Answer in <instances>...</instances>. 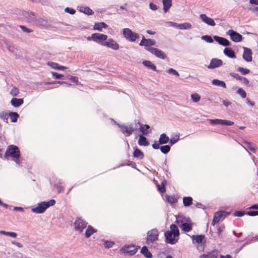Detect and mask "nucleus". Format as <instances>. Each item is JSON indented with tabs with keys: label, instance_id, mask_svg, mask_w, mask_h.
Listing matches in <instances>:
<instances>
[{
	"label": "nucleus",
	"instance_id": "c03bdc74",
	"mask_svg": "<svg viewBox=\"0 0 258 258\" xmlns=\"http://www.w3.org/2000/svg\"><path fill=\"white\" fill-rule=\"evenodd\" d=\"M9 115L12 122H16L19 117V114L16 112H10Z\"/></svg>",
	"mask_w": 258,
	"mask_h": 258
},
{
	"label": "nucleus",
	"instance_id": "69168bd1",
	"mask_svg": "<svg viewBox=\"0 0 258 258\" xmlns=\"http://www.w3.org/2000/svg\"><path fill=\"white\" fill-rule=\"evenodd\" d=\"M195 207L198 208H202L203 209H205V206H204L202 203L195 201V203H194L193 204Z\"/></svg>",
	"mask_w": 258,
	"mask_h": 258
},
{
	"label": "nucleus",
	"instance_id": "4468645a",
	"mask_svg": "<svg viewBox=\"0 0 258 258\" xmlns=\"http://www.w3.org/2000/svg\"><path fill=\"white\" fill-rule=\"evenodd\" d=\"M118 127L120 128V132L122 134H125L126 137L130 136L135 131L137 130V127H133L132 124H130L129 126L120 124Z\"/></svg>",
	"mask_w": 258,
	"mask_h": 258
},
{
	"label": "nucleus",
	"instance_id": "f257e3e1",
	"mask_svg": "<svg viewBox=\"0 0 258 258\" xmlns=\"http://www.w3.org/2000/svg\"><path fill=\"white\" fill-rule=\"evenodd\" d=\"M180 232L178 227L173 223L170 225V230L164 232L165 242L167 244H175L179 239Z\"/></svg>",
	"mask_w": 258,
	"mask_h": 258
},
{
	"label": "nucleus",
	"instance_id": "20e7f679",
	"mask_svg": "<svg viewBox=\"0 0 258 258\" xmlns=\"http://www.w3.org/2000/svg\"><path fill=\"white\" fill-rule=\"evenodd\" d=\"M108 36L106 34L99 33H94L88 36L87 39L89 41H93L96 43L103 46L105 41L107 40Z\"/></svg>",
	"mask_w": 258,
	"mask_h": 258
},
{
	"label": "nucleus",
	"instance_id": "393cba45",
	"mask_svg": "<svg viewBox=\"0 0 258 258\" xmlns=\"http://www.w3.org/2000/svg\"><path fill=\"white\" fill-rule=\"evenodd\" d=\"M142 63L144 66H145V67L149 69L156 72L157 73H159L160 72L159 70L157 69L156 65L150 60H145L143 61Z\"/></svg>",
	"mask_w": 258,
	"mask_h": 258
},
{
	"label": "nucleus",
	"instance_id": "680f3d73",
	"mask_svg": "<svg viewBox=\"0 0 258 258\" xmlns=\"http://www.w3.org/2000/svg\"><path fill=\"white\" fill-rule=\"evenodd\" d=\"M225 229V226L224 224H221L217 228V233L218 235H220L224 229Z\"/></svg>",
	"mask_w": 258,
	"mask_h": 258
},
{
	"label": "nucleus",
	"instance_id": "6e6552de",
	"mask_svg": "<svg viewBox=\"0 0 258 258\" xmlns=\"http://www.w3.org/2000/svg\"><path fill=\"white\" fill-rule=\"evenodd\" d=\"M134 121L136 126L137 125H139L138 130L141 134L139 135L148 136L149 134L151 133L152 129L149 125L141 123L139 120L135 119Z\"/></svg>",
	"mask_w": 258,
	"mask_h": 258
},
{
	"label": "nucleus",
	"instance_id": "4c0bfd02",
	"mask_svg": "<svg viewBox=\"0 0 258 258\" xmlns=\"http://www.w3.org/2000/svg\"><path fill=\"white\" fill-rule=\"evenodd\" d=\"M212 84L214 86L221 87L223 88H226V85L224 81H222L217 79H214L212 81Z\"/></svg>",
	"mask_w": 258,
	"mask_h": 258
},
{
	"label": "nucleus",
	"instance_id": "b1692460",
	"mask_svg": "<svg viewBox=\"0 0 258 258\" xmlns=\"http://www.w3.org/2000/svg\"><path fill=\"white\" fill-rule=\"evenodd\" d=\"M146 136L138 135L136 136L135 138H139L138 143L141 146H148L150 145L149 141L147 139Z\"/></svg>",
	"mask_w": 258,
	"mask_h": 258
},
{
	"label": "nucleus",
	"instance_id": "0e129e2a",
	"mask_svg": "<svg viewBox=\"0 0 258 258\" xmlns=\"http://www.w3.org/2000/svg\"><path fill=\"white\" fill-rule=\"evenodd\" d=\"M230 75L233 77L234 78H235L236 80H240L241 78V76H239L238 74L237 73H230Z\"/></svg>",
	"mask_w": 258,
	"mask_h": 258
},
{
	"label": "nucleus",
	"instance_id": "bf43d9fd",
	"mask_svg": "<svg viewBox=\"0 0 258 258\" xmlns=\"http://www.w3.org/2000/svg\"><path fill=\"white\" fill-rule=\"evenodd\" d=\"M219 211L220 212V213L222 215V217H224V218L227 217L231 214V213L228 211H223V210H220Z\"/></svg>",
	"mask_w": 258,
	"mask_h": 258
},
{
	"label": "nucleus",
	"instance_id": "2f4dec72",
	"mask_svg": "<svg viewBox=\"0 0 258 258\" xmlns=\"http://www.w3.org/2000/svg\"><path fill=\"white\" fill-rule=\"evenodd\" d=\"M167 184V181L166 179H163L161 184H159L158 183L156 184V186L158 189V190L159 192L161 194L165 193L166 191V185Z\"/></svg>",
	"mask_w": 258,
	"mask_h": 258
},
{
	"label": "nucleus",
	"instance_id": "0eeeda50",
	"mask_svg": "<svg viewBox=\"0 0 258 258\" xmlns=\"http://www.w3.org/2000/svg\"><path fill=\"white\" fill-rule=\"evenodd\" d=\"M159 233L158 229L155 228L149 230L147 233L146 243H153L158 240Z\"/></svg>",
	"mask_w": 258,
	"mask_h": 258
},
{
	"label": "nucleus",
	"instance_id": "f704fd0d",
	"mask_svg": "<svg viewBox=\"0 0 258 258\" xmlns=\"http://www.w3.org/2000/svg\"><path fill=\"white\" fill-rule=\"evenodd\" d=\"M163 10L166 13L172 6V0H162Z\"/></svg>",
	"mask_w": 258,
	"mask_h": 258
},
{
	"label": "nucleus",
	"instance_id": "4be33fe9",
	"mask_svg": "<svg viewBox=\"0 0 258 258\" xmlns=\"http://www.w3.org/2000/svg\"><path fill=\"white\" fill-rule=\"evenodd\" d=\"M22 15L26 19L28 22H34L36 20V16L34 13L29 11H23Z\"/></svg>",
	"mask_w": 258,
	"mask_h": 258
},
{
	"label": "nucleus",
	"instance_id": "de8ad7c7",
	"mask_svg": "<svg viewBox=\"0 0 258 258\" xmlns=\"http://www.w3.org/2000/svg\"><path fill=\"white\" fill-rule=\"evenodd\" d=\"M201 39L205 41L206 42H207L208 43H213L214 41V40L213 39V37H212L211 35H205L202 36Z\"/></svg>",
	"mask_w": 258,
	"mask_h": 258
},
{
	"label": "nucleus",
	"instance_id": "09e8293b",
	"mask_svg": "<svg viewBox=\"0 0 258 258\" xmlns=\"http://www.w3.org/2000/svg\"><path fill=\"white\" fill-rule=\"evenodd\" d=\"M9 115L6 111H2L0 112V118L4 120L5 122L8 123Z\"/></svg>",
	"mask_w": 258,
	"mask_h": 258
},
{
	"label": "nucleus",
	"instance_id": "aec40b11",
	"mask_svg": "<svg viewBox=\"0 0 258 258\" xmlns=\"http://www.w3.org/2000/svg\"><path fill=\"white\" fill-rule=\"evenodd\" d=\"M150 53L155 55L157 57L165 59L167 58L166 54L161 50L157 48H150Z\"/></svg>",
	"mask_w": 258,
	"mask_h": 258
},
{
	"label": "nucleus",
	"instance_id": "774afa93",
	"mask_svg": "<svg viewBox=\"0 0 258 258\" xmlns=\"http://www.w3.org/2000/svg\"><path fill=\"white\" fill-rule=\"evenodd\" d=\"M240 81L242 82L245 85H248L249 83V80L245 77H241Z\"/></svg>",
	"mask_w": 258,
	"mask_h": 258
},
{
	"label": "nucleus",
	"instance_id": "5fc2aeb1",
	"mask_svg": "<svg viewBox=\"0 0 258 258\" xmlns=\"http://www.w3.org/2000/svg\"><path fill=\"white\" fill-rule=\"evenodd\" d=\"M191 99L194 102L197 103L200 100L201 96L197 93L192 94Z\"/></svg>",
	"mask_w": 258,
	"mask_h": 258
},
{
	"label": "nucleus",
	"instance_id": "bb28decb",
	"mask_svg": "<svg viewBox=\"0 0 258 258\" xmlns=\"http://www.w3.org/2000/svg\"><path fill=\"white\" fill-rule=\"evenodd\" d=\"M218 252L216 250H212L208 252L207 254H202L200 256V258H217Z\"/></svg>",
	"mask_w": 258,
	"mask_h": 258
},
{
	"label": "nucleus",
	"instance_id": "dca6fc26",
	"mask_svg": "<svg viewBox=\"0 0 258 258\" xmlns=\"http://www.w3.org/2000/svg\"><path fill=\"white\" fill-rule=\"evenodd\" d=\"M103 46L114 50H117L119 48V44L112 38H107V40L105 41Z\"/></svg>",
	"mask_w": 258,
	"mask_h": 258
},
{
	"label": "nucleus",
	"instance_id": "864d4df0",
	"mask_svg": "<svg viewBox=\"0 0 258 258\" xmlns=\"http://www.w3.org/2000/svg\"><path fill=\"white\" fill-rule=\"evenodd\" d=\"M114 244L115 242L113 241L105 240H104V246L105 248H109L112 247Z\"/></svg>",
	"mask_w": 258,
	"mask_h": 258
},
{
	"label": "nucleus",
	"instance_id": "a19ab883",
	"mask_svg": "<svg viewBox=\"0 0 258 258\" xmlns=\"http://www.w3.org/2000/svg\"><path fill=\"white\" fill-rule=\"evenodd\" d=\"M165 199L168 203L172 205L173 204H175L177 202V199L174 196H170L166 195L165 196Z\"/></svg>",
	"mask_w": 258,
	"mask_h": 258
},
{
	"label": "nucleus",
	"instance_id": "a211bd4d",
	"mask_svg": "<svg viewBox=\"0 0 258 258\" xmlns=\"http://www.w3.org/2000/svg\"><path fill=\"white\" fill-rule=\"evenodd\" d=\"M243 52L242 54L243 59L246 62H249L252 60V50L247 47H243Z\"/></svg>",
	"mask_w": 258,
	"mask_h": 258
},
{
	"label": "nucleus",
	"instance_id": "a878e982",
	"mask_svg": "<svg viewBox=\"0 0 258 258\" xmlns=\"http://www.w3.org/2000/svg\"><path fill=\"white\" fill-rule=\"evenodd\" d=\"M133 157L135 158H138L139 159H143L144 158V154L143 152L140 150L137 146H135L133 148Z\"/></svg>",
	"mask_w": 258,
	"mask_h": 258
},
{
	"label": "nucleus",
	"instance_id": "f3484780",
	"mask_svg": "<svg viewBox=\"0 0 258 258\" xmlns=\"http://www.w3.org/2000/svg\"><path fill=\"white\" fill-rule=\"evenodd\" d=\"M223 65V61L217 58H212L210 60V64L207 66L209 69H215L220 67Z\"/></svg>",
	"mask_w": 258,
	"mask_h": 258
},
{
	"label": "nucleus",
	"instance_id": "9d476101",
	"mask_svg": "<svg viewBox=\"0 0 258 258\" xmlns=\"http://www.w3.org/2000/svg\"><path fill=\"white\" fill-rule=\"evenodd\" d=\"M139 246H135L134 245H124L120 249V251L123 253H126L128 255L132 256L134 255L137 251Z\"/></svg>",
	"mask_w": 258,
	"mask_h": 258
},
{
	"label": "nucleus",
	"instance_id": "cd10ccee",
	"mask_svg": "<svg viewBox=\"0 0 258 258\" xmlns=\"http://www.w3.org/2000/svg\"><path fill=\"white\" fill-rule=\"evenodd\" d=\"M223 53L225 55L228 57L230 58H235L236 55L234 52V51L232 49L231 47H226L224 50Z\"/></svg>",
	"mask_w": 258,
	"mask_h": 258
},
{
	"label": "nucleus",
	"instance_id": "49530a36",
	"mask_svg": "<svg viewBox=\"0 0 258 258\" xmlns=\"http://www.w3.org/2000/svg\"><path fill=\"white\" fill-rule=\"evenodd\" d=\"M243 143L246 145L247 147L253 153L256 154V149L255 147L252 146V143L248 141H244Z\"/></svg>",
	"mask_w": 258,
	"mask_h": 258
},
{
	"label": "nucleus",
	"instance_id": "7ed1b4c3",
	"mask_svg": "<svg viewBox=\"0 0 258 258\" xmlns=\"http://www.w3.org/2000/svg\"><path fill=\"white\" fill-rule=\"evenodd\" d=\"M55 203V201L53 199L50 200L47 202H41L38 203L36 207L32 208L31 211L36 214H42L49 207L53 206Z\"/></svg>",
	"mask_w": 258,
	"mask_h": 258
},
{
	"label": "nucleus",
	"instance_id": "c756f323",
	"mask_svg": "<svg viewBox=\"0 0 258 258\" xmlns=\"http://www.w3.org/2000/svg\"><path fill=\"white\" fill-rule=\"evenodd\" d=\"M169 141V137L165 133H162L160 135L159 140L157 141V144H159V145H165L168 143Z\"/></svg>",
	"mask_w": 258,
	"mask_h": 258
},
{
	"label": "nucleus",
	"instance_id": "f03ea898",
	"mask_svg": "<svg viewBox=\"0 0 258 258\" xmlns=\"http://www.w3.org/2000/svg\"><path fill=\"white\" fill-rule=\"evenodd\" d=\"M192 242L200 252L204 251L206 246V237L204 234H197L190 236Z\"/></svg>",
	"mask_w": 258,
	"mask_h": 258
},
{
	"label": "nucleus",
	"instance_id": "39448f33",
	"mask_svg": "<svg viewBox=\"0 0 258 258\" xmlns=\"http://www.w3.org/2000/svg\"><path fill=\"white\" fill-rule=\"evenodd\" d=\"M122 35L126 40L131 42H135L140 37L139 34L133 31L128 28L122 29Z\"/></svg>",
	"mask_w": 258,
	"mask_h": 258
},
{
	"label": "nucleus",
	"instance_id": "052dcab7",
	"mask_svg": "<svg viewBox=\"0 0 258 258\" xmlns=\"http://www.w3.org/2000/svg\"><path fill=\"white\" fill-rule=\"evenodd\" d=\"M20 27L24 32L26 33H30L33 31L32 29L28 28L26 26L23 25H20Z\"/></svg>",
	"mask_w": 258,
	"mask_h": 258
},
{
	"label": "nucleus",
	"instance_id": "13d9d810",
	"mask_svg": "<svg viewBox=\"0 0 258 258\" xmlns=\"http://www.w3.org/2000/svg\"><path fill=\"white\" fill-rule=\"evenodd\" d=\"M64 12L71 15H73L76 13V11L74 9L69 7L65 8Z\"/></svg>",
	"mask_w": 258,
	"mask_h": 258
},
{
	"label": "nucleus",
	"instance_id": "2eb2a0df",
	"mask_svg": "<svg viewBox=\"0 0 258 258\" xmlns=\"http://www.w3.org/2000/svg\"><path fill=\"white\" fill-rule=\"evenodd\" d=\"M152 147L155 150L160 149L162 153L164 154H167L171 150V147L169 144L160 146L159 144H157V141L154 142V143L152 145Z\"/></svg>",
	"mask_w": 258,
	"mask_h": 258
},
{
	"label": "nucleus",
	"instance_id": "72a5a7b5",
	"mask_svg": "<svg viewBox=\"0 0 258 258\" xmlns=\"http://www.w3.org/2000/svg\"><path fill=\"white\" fill-rule=\"evenodd\" d=\"M183 205L185 207H188L194 204L193 199L191 197H183L182 199Z\"/></svg>",
	"mask_w": 258,
	"mask_h": 258
},
{
	"label": "nucleus",
	"instance_id": "9b49d317",
	"mask_svg": "<svg viewBox=\"0 0 258 258\" xmlns=\"http://www.w3.org/2000/svg\"><path fill=\"white\" fill-rule=\"evenodd\" d=\"M226 35L229 36L230 39L234 42H240L242 41V36L233 29H229L227 31Z\"/></svg>",
	"mask_w": 258,
	"mask_h": 258
},
{
	"label": "nucleus",
	"instance_id": "603ef678",
	"mask_svg": "<svg viewBox=\"0 0 258 258\" xmlns=\"http://www.w3.org/2000/svg\"><path fill=\"white\" fill-rule=\"evenodd\" d=\"M236 93L239 94L242 98H245L246 97V93L242 88H239L236 91Z\"/></svg>",
	"mask_w": 258,
	"mask_h": 258
},
{
	"label": "nucleus",
	"instance_id": "338daca9",
	"mask_svg": "<svg viewBox=\"0 0 258 258\" xmlns=\"http://www.w3.org/2000/svg\"><path fill=\"white\" fill-rule=\"evenodd\" d=\"M52 76L56 79H59L63 76L56 72H52Z\"/></svg>",
	"mask_w": 258,
	"mask_h": 258
},
{
	"label": "nucleus",
	"instance_id": "e2e57ef3",
	"mask_svg": "<svg viewBox=\"0 0 258 258\" xmlns=\"http://www.w3.org/2000/svg\"><path fill=\"white\" fill-rule=\"evenodd\" d=\"M149 8L153 11H156L158 9V6L154 4L153 3L151 2L149 4Z\"/></svg>",
	"mask_w": 258,
	"mask_h": 258
},
{
	"label": "nucleus",
	"instance_id": "6ab92c4d",
	"mask_svg": "<svg viewBox=\"0 0 258 258\" xmlns=\"http://www.w3.org/2000/svg\"><path fill=\"white\" fill-rule=\"evenodd\" d=\"M213 39L220 45L227 47L231 45V42L224 37L214 35Z\"/></svg>",
	"mask_w": 258,
	"mask_h": 258
},
{
	"label": "nucleus",
	"instance_id": "4d7b16f0",
	"mask_svg": "<svg viewBox=\"0 0 258 258\" xmlns=\"http://www.w3.org/2000/svg\"><path fill=\"white\" fill-rule=\"evenodd\" d=\"M167 72L168 73H169L170 74H173L176 77L179 76V73L176 70H174L173 68H169V69H168L167 70Z\"/></svg>",
	"mask_w": 258,
	"mask_h": 258
},
{
	"label": "nucleus",
	"instance_id": "1a4fd4ad",
	"mask_svg": "<svg viewBox=\"0 0 258 258\" xmlns=\"http://www.w3.org/2000/svg\"><path fill=\"white\" fill-rule=\"evenodd\" d=\"M139 44L141 46H144L145 49L150 52V48H155L152 47V46L155 45L156 41L150 38H146L145 36L143 35L142 39Z\"/></svg>",
	"mask_w": 258,
	"mask_h": 258
},
{
	"label": "nucleus",
	"instance_id": "c85d7f7f",
	"mask_svg": "<svg viewBox=\"0 0 258 258\" xmlns=\"http://www.w3.org/2000/svg\"><path fill=\"white\" fill-rule=\"evenodd\" d=\"M108 25L104 22H95L93 26V29L98 31H102L103 28H107Z\"/></svg>",
	"mask_w": 258,
	"mask_h": 258
},
{
	"label": "nucleus",
	"instance_id": "58836bf2",
	"mask_svg": "<svg viewBox=\"0 0 258 258\" xmlns=\"http://www.w3.org/2000/svg\"><path fill=\"white\" fill-rule=\"evenodd\" d=\"M222 218V215L219 211L215 212L213 216V218L211 224L215 225V224L218 223Z\"/></svg>",
	"mask_w": 258,
	"mask_h": 258
},
{
	"label": "nucleus",
	"instance_id": "ddd939ff",
	"mask_svg": "<svg viewBox=\"0 0 258 258\" xmlns=\"http://www.w3.org/2000/svg\"><path fill=\"white\" fill-rule=\"evenodd\" d=\"M244 215H247L251 217H254L258 215L257 210H249L247 212H245L242 210H236L233 214V216L234 217H242Z\"/></svg>",
	"mask_w": 258,
	"mask_h": 258
},
{
	"label": "nucleus",
	"instance_id": "5701e85b",
	"mask_svg": "<svg viewBox=\"0 0 258 258\" xmlns=\"http://www.w3.org/2000/svg\"><path fill=\"white\" fill-rule=\"evenodd\" d=\"M193 225L189 223H184L183 220H181V224L179 225V227L181 230L187 233L190 231L192 229Z\"/></svg>",
	"mask_w": 258,
	"mask_h": 258
},
{
	"label": "nucleus",
	"instance_id": "f8f14e48",
	"mask_svg": "<svg viewBox=\"0 0 258 258\" xmlns=\"http://www.w3.org/2000/svg\"><path fill=\"white\" fill-rule=\"evenodd\" d=\"M209 123L211 125H215L217 124L231 126L234 124V122L231 120L219 118L209 119Z\"/></svg>",
	"mask_w": 258,
	"mask_h": 258
},
{
	"label": "nucleus",
	"instance_id": "3c124183",
	"mask_svg": "<svg viewBox=\"0 0 258 258\" xmlns=\"http://www.w3.org/2000/svg\"><path fill=\"white\" fill-rule=\"evenodd\" d=\"M237 71L239 72L242 75H246L250 72L249 69L239 67L237 69Z\"/></svg>",
	"mask_w": 258,
	"mask_h": 258
},
{
	"label": "nucleus",
	"instance_id": "473e14b6",
	"mask_svg": "<svg viewBox=\"0 0 258 258\" xmlns=\"http://www.w3.org/2000/svg\"><path fill=\"white\" fill-rule=\"evenodd\" d=\"M140 252L146 257V258H152V254L149 251L147 246L144 245L142 247L141 249Z\"/></svg>",
	"mask_w": 258,
	"mask_h": 258
},
{
	"label": "nucleus",
	"instance_id": "ea45409f",
	"mask_svg": "<svg viewBox=\"0 0 258 258\" xmlns=\"http://www.w3.org/2000/svg\"><path fill=\"white\" fill-rule=\"evenodd\" d=\"M47 64L50 66L51 68L57 70H63L67 69V68L60 66L58 63L53 62H48Z\"/></svg>",
	"mask_w": 258,
	"mask_h": 258
},
{
	"label": "nucleus",
	"instance_id": "79ce46f5",
	"mask_svg": "<svg viewBox=\"0 0 258 258\" xmlns=\"http://www.w3.org/2000/svg\"><path fill=\"white\" fill-rule=\"evenodd\" d=\"M82 13L88 16L93 15L94 14L93 11L88 6H82Z\"/></svg>",
	"mask_w": 258,
	"mask_h": 258
},
{
	"label": "nucleus",
	"instance_id": "412c9836",
	"mask_svg": "<svg viewBox=\"0 0 258 258\" xmlns=\"http://www.w3.org/2000/svg\"><path fill=\"white\" fill-rule=\"evenodd\" d=\"M200 18L203 22L209 26H214L216 25L214 20L212 18L208 17L205 14H200Z\"/></svg>",
	"mask_w": 258,
	"mask_h": 258
},
{
	"label": "nucleus",
	"instance_id": "37998d69",
	"mask_svg": "<svg viewBox=\"0 0 258 258\" xmlns=\"http://www.w3.org/2000/svg\"><path fill=\"white\" fill-rule=\"evenodd\" d=\"M179 140V134H177L175 135L174 137H172L170 139L169 138L168 144L170 147H171L176 143Z\"/></svg>",
	"mask_w": 258,
	"mask_h": 258
},
{
	"label": "nucleus",
	"instance_id": "423d86ee",
	"mask_svg": "<svg viewBox=\"0 0 258 258\" xmlns=\"http://www.w3.org/2000/svg\"><path fill=\"white\" fill-rule=\"evenodd\" d=\"M8 156H11L14 158H20V152L19 148L15 145H10L8 146L4 155L5 158Z\"/></svg>",
	"mask_w": 258,
	"mask_h": 258
},
{
	"label": "nucleus",
	"instance_id": "7c9ffc66",
	"mask_svg": "<svg viewBox=\"0 0 258 258\" xmlns=\"http://www.w3.org/2000/svg\"><path fill=\"white\" fill-rule=\"evenodd\" d=\"M97 232V229L94 228L92 226L89 225L85 232V236L86 238H89L91 236Z\"/></svg>",
	"mask_w": 258,
	"mask_h": 258
},
{
	"label": "nucleus",
	"instance_id": "8fccbe9b",
	"mask_svg": "<svg viewBox=\"0 0 258 258\" xmlns=\"http://www.w3.org/2000/svg\"><path fill=\"white\" fill-rule=\"evenodd\" d=\"M74 228L76 230L81 232V218L78 217L74 223Z\"/></svg>",
	"mask_w": 258,
	"mask_h": 258
},
{
	"label": "nucleus",
	"instance_id": "c9c22d12",
	"mask_svg": "<svg viewBox=\"0 0 258 258\" xmlns=\"http://www.w3.org/2000/svg\"><path fill=\"white\" fill-rule=\"evenodd\" d=\"M243 240H245L246 242L240 247L241 249H242L244 247L248 244L257 241L258 235L257 236H253L251 238L246 237Z\"/></svg>",
	"mask_w": 258,
	"mask_h": 258
},
{
	"label": "nucleus",
	"instance_id": "a18cd8bd",
	"mask_svg": "<svg viewBox=\"0 0 258 258\" xmlns=\"http://www.w3.org/2000/svg\"><path fill=\"white\" fill-rule=\"evenodd\" d=\"M178 29L180 30H187L191 28L192 26L190 23L188 22H185L183 23H179L178 25Z\"/></svg>",
	"mask_w": 258,
	"mask_h": 258
},
{
	"label": "nucleus",
	"instance_id": "e433bc0d",
	"mask_svg": "<svg viewBox=\"0 0 258 258\" xmlns=\"http://www.w3.org/2000/svg\"><path fill=\"white\" fill-rule=\"evenodd\" d=\"M23 102L24 100L22 98H13L11 101V104L15 107H19Z\"/></svg>",
	"mask_w": 258,
	"mask_h": 258
},
{
	"label": "nucleus",
	"instance_id": "6e6d98bb",
	"mask_svg": "<svg viewBox=\"0 0 258 258\" xmlns=\"http://www.w3.org/2000/svg\"><path fill=\"white\" fill-rule=\"evenodd\" d=\"M131 162V161L128 160H127V159L123 161V162H122V163L120 164L119 165H118L116 167L113 168V169H115L116 168H119V167H123V166H130Z\"/></svg>",
	"mask_w": 258,
	"mask_h": 258
}]
</instances>
